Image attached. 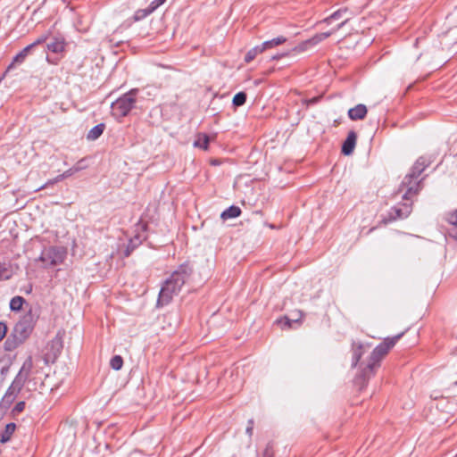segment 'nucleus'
Listing matches in <instances>:
<instances>
[{"label": "nucleus", "instance_id": "20e7f679", "mask_svg": "<svg viewBox=\"0 0 457 457\" xmlns=\"http://www.w3.org/2000/svg\"><path fill=\"white\" fill-rule=\"evenodd\" d=\"M401 337V335L395 336L391 338H386L382 343L375 347L372 351L370 361L367 366L361 370V374L357 378V382L361 379L362 383H365L370 377H372L377 369L380 365L381 359L388 353V351L395 345L397 340Z\"/></svg>", "mask_w": 457, "mask_h": 457}, {"label": "nucleus", "instance_id": "4c0bfd02", "mask_svg": "<svg viewBox=\"0 0 457 457\" xmlns=\"http://www.w3.org/2000/svg\"><path fill=\"white\" fill-rule=\"evenodd\" d=\"M74 173H76L75 170H73V168H71V169L65 170L62 173V175H63L64 179H67V178L71 177V175H73Z\"/></svg>", "mask_w": 457, "mask_h": 457}, {"label": "nucleus", "instance_id": "b1692460", "mask_svg": "<svg viewBox=\"0 0 457 457\" xmlns=\"http://www.w3.org/2000/svg\"><path fill=\"white\" fill-rule=\"evenodd\" d=\"M262 52H264V51L262 48L261 45L253 47L245 55V62L246 63L251 62L259 54H261Z\"/></svg>", "mask_w": 457, "mask_h": 457}, {"label": "nucleus", "instance_id": "bb28decb", "mask_svg": "<svg viewBox=\"0 0 457 457\" xmlns=\"http://www.w3.org/2000/svg\"><path fill=\"white\" fill-rule=\"evenodd\" d=\"M123 365V359L120 355H114L110 361V366L114 370H120Z\"/></svg>", "mask_w": 457, "mask_h": 457}, {"label": "nucleus", "instance_id": "ea45409f", "mask_svg": "<svg viewBox=\"0 0 457 457\" xmlns=\"http://www.w3.org/2000/svg\"><path fill=\"white\" fill-rule=\"evenodd\" d=\"M253 428H251V426L246 427L245 432L249 436H251L253 435Z\"/></svg>", "mask_w": 457, "mask_h": 457}, {"label": "nucleus", "instance_id": "c756f323", "mask_svg": "<svg viewBox=\"0 0 457 457\" xmlns=\"http://www.w3.org/2000/svg\"><path fill=\"white\" fill-rule=\"evenodd\" d=\"M63 179H64V177H63V175H62V174H60V175L56 176L54 179L48 180L45 185H43L42 187H40L37 190H40V189L46 188V187H47L49 185H54V184L58 183V182H60V181H62V180H63Z\"/></svg>", "mask_w": 457, "mask_h": 457}, {"label": "nucleus", "instance_id": "c85d7f7f", "mask_svg": "<svg viewBox=\"0 0 457 457\" xmlns=\"http://www.w3.org/2000/svg\"><path fill=\"white\" fill-rule=\"evenodd\" d=\"M152 12H154L150 9L149 6L145 9L137 10L135 13V19L136 20L144 19L146 16H148L149 14H151Z\"/></svg>", "mask_w": 457, "mask_h": 457}, {"label": "nucleus", "instance_id": "4468645a", "mask_svg": "<svg viewBox=\"0 0 457 457\" xmlns=\"http://www.w3.org/2000/svg\"><path fill=\"white\" fill-rule=\"evenodd\" d=\"M65 40L63 37H54L53 40L46 44L48 51L54 54H62L65 50Z\"/></svg>", "mask_w": 457, "mask_h": 457}, {"label": "nucleus", "instance_id": "e433bc0d", "mask_svg": "<svg viewBox=\"0 0 457 457\" xmlns=\"http://www.w3.org/2000/svg\"><path fill=\"white\" fill-rule=\"evenodd\" d=\"M320 98V96L312 97L311 99H308L306 101V104H307V105L315 104H317L319 102Z\"/></svg>", "mask_w": 457, "mask_h": 457}, {"label": "nucleus", "instance_id": "1a4fd4ad", "mask_svg": "<svg viewBox=\"0 0 457 457\" xmlns=\"http://www.w3.org/2000/svg\"><path fill=\"white\" fill-rule=\"evenodd\" d=\"M411 212V203H403L401 205L394 206L389 212V220L407 218Z\"/></svg>", "mask_w": 457, "mask_h": 457}, {"label": "nucleus", "instance_id": "473e14b6", "mask_svg": "<svg viewBox=\"0 0 457 457\" xmlns=\"http://www.w3.org/2000/svg\"><path fill=\"white\" fill-rule=\"evenodd\" d=\"M165 2L166 0H154L150 3L148 6L153 12H154L159 6H161Z\"/></svg>", "mask_w": 457, "mask_h": 457}, {"label": "nucleus", "instance_id": "dca6fc26", "mask_svg": "<svg viewBox=\"0 0 457 457\" xmlns=\"http://www.w3.org/2000/svg\"><path fill=\"white\" fill-rule=\"evenodd\" d=\"M33 49V46H30V44L24 47L20 53H18L13 57L12 62L10 64L9 69L12 67L14 62L22 63Z\"/></svg>", "mask_w": 457, "mask_h": 457}, {"label": "nucleus", "instance_id": "79ce46f5", "mask_svg": "<svg viewBox=\"0 0 457 457\" xmlns=\"http://www.w3.org/2000/svg\"><path fill=\"white\" fill-rule=\"evenodd\" d=\"M46 61L51 64H56L57 60H52L49 56H46Z\"/></svg>", "mask_w": 457, "mask_h": 457}, {"label": "nucleus", "instance_id": "a19ab883", "mask_svg": "<svg viewBox=\"0 0 457 457\" xmlns=\"http://www.w3.org/2000/svg\"><path fill=\"white\" fill-rule=\"evenodd\" d=\"M285 55H287V54H276V55H273V56L271 57V60H278L279 58H281V57H283V56H285Z\"/></svg>", "mask_w": 457, "mask_h": 457}, {"label": "nucleus", "instance_id": "37998d69", "mask_svg": "<svg viewBox=\"0 0 457 457\" xmlns=\"http://www.w3.org/2000/svg\"><path fill=\"white\" fill-rule=\"evenodd\" d=\"M247 426H251V428H253V420H249Z\"/></svg>", "mask_w": 457, "mask_h": 457}, {"label": "nucleus", "instance_id": "f03ea898", "mask_svg": "<svg viewBox=\"0 0 457 457\" xmlns=\"http://www.w3.org/2000/svg\"><path fill=\"white\" fill-rule=\"evenodd\" d=\"M37 318L38 315L33 312L32 308H29V310L15 324L12 332L4 341V350L12 352L21 345L31 335Z\"/></svg>", "mask_w": 457, "mask_h": 457}, {"label": "nucleus", "instance_id": "cd10ccee", "mask_svg": "<svg viewBox=\"0 0 457 457\" xmlns=\"http://www.w3.org/2000/svg\"><path fill=\"white\" fill-rule=\"evenodd\" d=\"M12 273L5 263L0 262V280H7L11 278Z\"/></svg>", "mask_w": 457, "mask_h": 457}, {"label": "nucleus", "instance_id": "c9c22d12", "mask_svg": "<svg viewBox=\"0 0 457 457\" xmlns=\"http://www.w3.org/2000/svg\"><path fill=\"white\" fill-rule=\"evenodd\" d=\"M84 162L83 159L79 160L72 168L75 172H79L81 170L85 169V166L82 164Z\"/></svg>", "mask_w": 457, "mask_h": 457}, {"label": "nucleus", "instance_id": "9b49d317", "mask_svg": "<svg viewBox=\"0 0 457 457\" xmlns=\"http://www.w3.org/2000/svg\"><path fill=\"white\" fill-rule=\"evenodd\" d=\"M40 259L44 262L49 261L50 265L55 266L62 262V255L58 248L50 247L42 253Z\"/></svg>", "mask_w": 457, "mask_h": 457}, {"label": "nucleus", "instance_id": "7c9ffc66", "mask_svg": "<svg viewBox=\"0 0 457 457\" xmlns=\"http://www.w3.org/2000/svg\"><path fill=\"white\" fill-rule=\"evenodd\" d=\"M25 405H26V403L24 401H21V402L17 403L16 405L12 409V414L16 415V414L23 411Z\"/></svg>", "mask_w": 457, "mask_h": 457}, {"label": "nucleus", "instance_id": "393cba45", "mask_svg": "<svg viewBox=\"0 0 457 457\" xmlns=\"http://www.w3.org/2000/svg\"><path fill=\"white\" fill-rule=\"evenodd\" d=\"M247 96L245 92H238L237 93L232 100V104L236 107L242 106L246 102Z\"/></svg>", "mask_w": 457, "mask_h": 457}, {"label": "nucleus", "instance_id": "7ed1b4c3", "mask_svg": "<svg viewBox=\"0 0 457 457\" xmlns=\"http://www.w3.org/2000/svg\"><path fill=\"white\" fill-rule=\"evenodd\" d=\"M432 162L431 157L420 156L413 164L411 172L403 179L400 185V191L403 192L404 201L411 200L421 189L420 181H417L423 170Z\"/></svg>", "mask_w": 457, "mask_h": 457}, {"label": "nucleus", "instance_id": "f704fd0d", "mask_svg": "<svg viewBox=\"0 0 457 457\" xmlns=\"http://www.w3.org/2000/svg\"><path fill=\"white\" fill-rule=\"evenodd\" d=\"M7 333V326L4 322L0 321V341H2Z\"/></svg>", "mask_w": 457, "mask_h": 457}, {"label": "nucleus", "instance_id": "a878e982", "mask_svg": "<svg viewBox=\"0 0 457 457\" xmlns=\"http://www.w3.org/2000/svg\"><path fill=\"white\" fill-rule=\"evenodd\" d=\"M449 222L453 226L449 230V235L457 239V211L450 215Z\"/></svg>", "mask_w": 457, "mask_h": 457}, {"label": "nucleus", "instance_id": "39448f33", "mask_svg": "<svg viewBox=\"0 0 457 457\" xmlns=\"http://www.w3.org/2000/svg\"><path fill=\"white\" fill-rule=\"evenodd\" d=\"M138 92L137 88H133L112 102L111 104L112 116L116 119L126 117L136 107Z\"/></svg>", "mask_w": 457, "mask_h": 457}, {"label": "nucleus", "instance_id": "ddd939ff", "mask_svg": "<svg viewBox=\"0 0 457 457\" xmlns=\"http://www.w3.org/2000/svg\"><path fill=\"white\" fill-rule=\"evenodd\" d=\"M367 107L362 104H359L356 106L350 108L348 111V117L352 120H363L367 114Z\"/></svg>", "mask_w": 457, "mask_h": 457}, {"label": "nucleus", "instance_id": "58836bf2", "mask_svg": "<svg viewBox=\"0 0 457 457\" xmlns=\"http://www.w3.org/2000/svg\"><path fill=\"white\" fill-rule=\"evenodd\" d=\"M264 457H272V452L270 446H267L263 453Z\"/></svg>", "mask_w": 457, "mask_h": 457}, {"label": "nucleus", "instance_id": "f8f14e48", "mask_svg": "<svg viewBox=\"0 0 457 457\" xmlns=\"http://www.w3.org/2000/svg\"><path fill=\"white\" fill-rule=\"evenodd\" d=\"M357 140V135L353 130L348 132V135L342 145V154L350 155L353 154Z\"/></svg>", "mask_w": 457, "mask_h": 457}, {"label": "nucleus", "instance_id": "423d86ee", "mask_svg": "<svg viewBox=\"0 0 457 457\" xmlns=\"http://www.w3.org/2000/svg\"><path fill=\"white\" fill-rule=\"evenodd\" d=\"M147 224L140 220L136 225L134 229V236L129 240V243L124 251V256L129 257L132 252L137 248L147 238Z\"/></svg>", "mask_w": 457, "mask_h": 457}, {"label": "nucleus", "instance_id": "6ab92c4d", "mask_svg": "<svg viewBox=\"0 0 457 457\" xmlns=\"http://www.w3.org/2000/svg\"><path fill=\"white\" fill-rule=\"evenodd\" d=\"M287 41V38L283 36L277 37L275 38H272L270 40H267L263 42L261 46L263 49V51L267 49L273 48L275 46H278Z\"/></svg>", "mask_w": 457, "mask_h": 457}, {"label": "nucleus", "instance_id": "f257e3e1", "mask_svg": "<svg viewBox=\"0 0 457 457\" xmlns=\"http://www.w3.org/2000/svg\"><path fill=\"white\" fill-rule=\"evenodd\" d=\"M193 275V267L185 262L179 265L163 282L159 292L157 306L168 305L175 295H178L183 286L189 283Z\"/></svg>", "mask_w": 457, "mask_h": 457}, {"label": "nucleus", "instance_id": "f3484780", "mask_svg": "<svg viewBox=\"0 0 457 457\" xmlns=\"http://www.w3.org/2000/svg\"><path fill=\"white\" fill-rule=\"evenodd\" d=\"M15 428H16L15 423H12V422L8 423L5 426L4 430L0 435V442L2 444H4V443H7L8 441H10L12 434L15 431Z\"/></svg>", "mask_w": 457, "mask_h": 457}, {"label": "nucleus", "instance_id": "9d476101", "mask_svg": "<svg viewBox=\"0 0 457 457\" xmlns=\"http://www.w3.org/2000/svg\"><path fill=\"white\" fill-rule=\"evenodd\" d=\"M33 369V359L31 356H29L24 362L22 363L21 368L20 369L18 374L15 376V379L25 385L27 380L29 379L31 371Z\"/></svg>", "mask_w": 457, "mask_h": 457}, {"label": "nucleus", "instance_id": "412c9836", "mask_svg": "<svg viewBox=\"0 0 457 457\" xmlns=\"http://www.w3.org/2000/svg\"><path fill=\"white\" fill-rule=\"evenodd\" d=\"M353 358H352V367H356L359 361L361 358V355L363 353L362 352V345L361 343H353Z\"/></svg>", "mask_w": 457, "mask_h": 457}, {"label": "nucleus", "instance_id": "2eb2a0df", "mask_svg": "<svg viewBox=\"0 0 457 457\" xmlns=\"http://www.w3.org/2000/svg\"><path fill=\"white\" fill-rule=\"evenodd\" d=\"M347 12H350L349 17L351 18V16L353 15V12H350L348 8H346V7L340 8V9L337 10L336 12H334L328 17L325 18L321 22L330 24L332 22V21H337L339 19H342Z\"/></svg>", "mask_w": 457, "mask_h": 457}, {"label": "nucleus", "instance_id": "5701e85b", "mask_svg": "<svg viewBox=\"0 0 457 457\" xmlns=\"http://www.w3.org/2000/svg\"><path fill=\"white\" fill-rule=\"evenodd\" d=\"M25 299L22 296H14L10 301V309L12 312H19L21 310Z\"/></svg>", "mask_w": 457, "mask_h": 457}, {"label": "nucleus", "instance_id": "6e6552de", "mask_svg": "<svg viewBox=\"0 0 457 457\" xmlns=\"http://www.w3.org/2000/svg\"><path fill=\"white\" fill-rule=\"evenodd\" d=\"M23 386L24 385L22 383L14 378L10 386L7 388L4 395L3 396L1 404L4 408H9L11 404L14 402V400L16 399Z\"/></svg>", "mask_w": 457, "mask_h": 457}, {"label": "nucleus", "instance_id": "a211bd4d", "mask_svg": "<svg viewBox=\"0 0 457 457\" xmlns=\"http://www.w3.org/2000/svg\"><path fill=\"white\" fill-rule=\"evenodd\" d=\"M241 214V209L238 206L231 205L221 212V219L228 220L237 218Z\"/></svg>", "mask_w": 457, "mask_h": 457}, {"label": "nucleus", "instance_id": "4be33fe9", "mask_svg": "<svg viewBox=\"0 0 457 457\" xmlns=\"http://www.w3.org/2000/svg\"><path fill=\"white\" fill-rule=\"evenodd\" d=\"M210 137L206 134H198L197 138L194 142L195 147L207 150L209 146Z\"/></svg>", "mask_w": 457, "mask_h": 457}, {"label": "nucleus", "instance_id": "0eeeda50", "mask_svg": "<svg viewBox=\"0 0 457 457\" xmlns=\"http://www.w3.org/2000/svg\"><path fill=\"white\" fill-rule=\"evenodd\" d=\"M350 20V17H346L342 22L337 25L336 28H334L332 30L328 32H322L318 33L314 35L312 37L302 42L298 46L297 49L299 51H306L309 48L318 45L321 41L325 40L328 37H330L333 33L342 29Z\"/></svg>", "mask_w": 457, "mask_h": 457}, {"label": "nucleus", "instance_id": "72a5a7b5", "mask_svg": "<svg viewBox=\"0 0 457 457\" xmlns=\"http://www.w3.org/2000/svg\"><path fill=\"white\" fill-rule=\"evenodd\" d=\"M295 321L296 320H292L288 319L287 317H285V318L278 320V322L280 323L282 325V327H287V328H291L292 323L295 322Z\"/></svg>", "mask_w": 457, "mask_h": 457}, {"label": "nucleus", "instance_id": "aec40b11", "mask_svg": "<svg viewBox=\"0 0 457 457\" xmlns=\"http://www.w3.org/2000/svg\"><path fill=\"white\" fill-rule=\"evenodd\" d=\"M105 125L104 123H99L94 126L87 133V138L88 140H96L97 139L104 130Z\"/></svg>", "mask_w": 457, "mask_h": 457}, {"label": "nucleus", "instance_id": "2f4dec72", "mask_svg": "<svg viewBox=\"0 0 457 457\" xmlns=\"http://www.w3.org/2000/svg\"><path fill=\"white\" fill-rule=\"evenodd\" d=\"M47 39L48 35H41L33 43H31L30 46H33V48H35L36 46L46 42Z\"/></svg>", "mask_w": 457, "mask_h": 457}]
</instances>
